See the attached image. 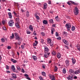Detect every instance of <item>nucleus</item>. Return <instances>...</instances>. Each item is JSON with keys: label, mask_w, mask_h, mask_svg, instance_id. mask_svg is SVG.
<instances>
[{"label": "nucleus", "mask_w": 80, "mask_h": 80, "mask_svg": "<svg viewBox=\"0 0 80 80\" xmlns=\"http://www.w3.org/2000/svg\"><path fill=\"white\" fill-rule=\"evenodd\" d=\"M74 13L75 15H78V9L77 7H76L74 8Z\"/></svg>", "instance_id": "obj_1"}, {"label": "nucleus", "mask_w": 80, "mask_h": 80, "mask_svg": "<svg viewBox=\"0 0 80 80\" xmlns=\"http://www.w3.org/2000/svg\"><path fill=\"white\" fill-rule=\"evenodd\" d=\"M65 27L67 28L68 30V31H70V28H71V25L70 23H67L65 25Z\"/></svg>", "instance_id": "obj_2"}, {"label": "nucleus", "mask_w": 80, "mask_h": 80, "mask_svg": "<svg viewBox=\"0 0 80 80\" xmlns=\"http://www.w3.org/2000/svg\"><path fill=\"white\" fill-rule=\"evenodd\" d=\"M14 23V21H13V20H10L9 21L8 24L9 26H10L11 27H12V26H13V25Z\"/></svg>", "instance_id": "obj_3"}, {"label": "nucleus", "mask_w": 80, "mask_h": 80, "mask_svg": "<svg viewBox=\"0 0 80 80\" xmlns=\"http://www.w3.org/2000/svg\"><path fill=\"white\" fill-rule=\"evenodd\" d=\"M50 52H45L44 54V57L46 58H47L50 55Z\"/></svg>", "instance_id": "obj_4"}, {"label": "nucleus", "mask_w": 80, "mask_h": 80, "mask_svg": "<svg viewBox=\"0 0 80 80\" xmlns=\"http://www.w3.org/2000/svg\"><path fill=\"white\" fill-rule=\"evenodd\" d=\"M15 44L16 48H18V45H17V44H18L19 46H20V44H21V42H18L17 43L16 42L15 43Z\"/></svg>", "instance_id": "obj_5"}, {"label": "nucleus", "mask_w": 80, "mask_h": 80, "mask_svg": "<svg viewBox=\"0 0 80 80\" xmlns=\"http://www.w3.org/2000/svg\"><path fill=\"white\" fill-rule=\"evenodd\" d=\"M11 68L12 70L14 72H16V73H18V71H15V68L14 65H12L11 67Z\"/></svg>", "instance_id": "obj_6"}, {"label": "nucleus", "mask_w": 80, "mask_h": 80, "mask_svg": "<svg viewBox=\"0 0 80 80\" xmlns=\"http://www.w3.org/2000/svg\"><path fill=\"white\" fill-rule=\"evenodd\" d=\"M51 80H55V77L53 75H49Z\"/></svg>", "instance_id": "obj_7"}, {"label": "nucleus", "mask_w": 80, "mask_h": 80, "mask_svg": "<svg viewBox=\"0 0 80 80\" xmlns=\"http://www.w3.org/2000/svg\"><path fill=\"white\" fill-rule=\"evenodd\" d=\"M62 41L64 43H65L66 45H68L69 44H68V41L66 40H62Z\"/></svg>", "instance_id": "obj_8"}, {"label": "nucleus", "mask_w": 80, "mask_h": 80, "mask_svg": "<svg viewBox=\"0 0 80 80\" xmlns=\"http://www.w3.org/2000/svg\"><path fill=\"white\" fill-rule=\"evenodd\" d=\"M24 76L26 77V78L27 79H28V80H31L30 78L28 77V75L26 74H24Z\"/></svg>", "instance_id": "obj_9"}, {"label": "nucleus", "mask_w": 80, "mask_h": 80, "mask_svg": "<svg viewBox=\"0 0 80 80\" xmlns=\"http://www.w3.org/2000/svg\"><path fill=\"white\" fill-rule=\"evenodd\" d=\"M69 72V73L70 74H71V75H73L74 73V71L72 69H70Z\"/></svg>", "instance_id": "obj_10"}, {"label": "nucleus", "mask_w": 80, "mask_h": 80, "mask_svg": "<svg viewBox=\"0 0 80 80\" xmlns=\"http://www.w3.org/2000/svg\"><path fill=\"white\" fill-rule=\"evenodd\" d=\"M65 63L66 64V65H67V66L68 67V66L69 65V60H66L65 61Z\"/></svg>", "instance_id": "obj_11"}, {"label": "nucleus", "mask_w": 80, "mask_h": 80, "mask_svg": "<svg viewBox=\"0 0 80 80\" xmlns=\"http://www.w3.org/2000/svg\"><path fill=\"white\" fill-rule=\"evenodd\" d=\"M29 28L32 32H33V28L32 25L29 26Z\"/></svg>", "instance_id": "obj_12"}, {"label": "nucleus", "mask_w": 80, "mask_h": 80, "mask_svg": "<svg viewBox=\"0 0 80 80\" xmlns=\"http://www.w3.org/2000/svg\"><path fill=\"white\" fill-rule=\"evenodd\" d=\"M12 78H17V75L16 74H12Z\"/></svg>", "instance_id": "obj_13"}, {"label": "nucleus", "mask_w": 80, "mask_h": 80, "mask_svg": "<svg viewBox=\"0 0 80 80\" xmlns=\"http://www.w3.org/2000/svg\"><path fill=\"white\" fill-rule=\"evenodd\" d=\"M74 73L75 74H76V75L78 74V73H80V70H78L76 71H75Z\"/></svg>", "instance_id": "obj_14"}, {"label": "nucleus", "mask_w": 80, "mask_h": 80, "mask_svg": "<svg viewBox=\"0 0 80 80\" xmlns=\"http://www.w3.org/2000/svg\"><path fill=\"white\" fill-rule=\"evenodd\" d=\"M8 15L9 18H12V13H11V12H8Z\"/></svg>", "instance_id": "obj_15"}, {"label": "nucleus", "mask_w": 80, "mask_h": 80, "mask_svg": "<svg viewBox=\"0 0 80 80\" xmlns=\"http://www.w3.org/2000/svg\"><path fill=\"white\" fill-rule=\"evenodd\" d=\"M72 61L73 64H75L76 62V60H75V58H72Z\"/></svg>", "instance_id": "obj_16"}, {"label": "nucleus", "mask_w": 80, "mask_h": 80, "mask_svg": "<svg viewBox=\"0 0 80 80\" xmlns=\"http://www.w3.org/2000/svg\"><path fill=\"white\" fill-rule=\"evenodd\" d=\"M11 62H13V63H17V62L18 61L14 60V59H11Z\"/></svg>", "instance_id": "obj_17"}, {"label": "nucleus", "mask_w": 80, "mask_h": 80, "mask_svg": "<svg viewBox=\"0 0 80 80\" xmlns=\"http://www.w3.org/2000/svg\"><path fill=\"white\" fill-rule=\"evenodd\" d=\"M44 50L45 52H48L49 51V50L47 47H44Z\"/></svg>", "instance_id": "obj_18"}, {"label": "nucleus", "mask_w": 80, "mask_h": 80, "mask_svg": "<svg viewBox=\"0 0 80 80\" xmlns=\"http://www.w3.org/2000/svg\"><path fill=\"white\" fill-rule=\"evenodd\" d=\"M57 57L58 58H61V54H60V53H58Z\"/></svg>", "instance_id": "obj_19"}, {"label": "nucleus", "mask_w": 80, "mask_h": 80, "mask_svg": "<svg viewBox=\"0 0 80 80\" xmlns=\"http://www.w3.org/2000/svg\"><path fill=\"white\" fill-rule=\"evenodd\" d=\"M43 23L44 25H47V24H48V22L45 20L43 21Z\"/></svg>", "instance_id": "obj_20"}, {"label": "nucleus", "mask_w": 80, "mask_h": 80, "mask_svg": "<svg viewBox=\"0 0 80 80\" xmlns=\"http://www.w3.org/2000/svg\"><path fill=\"white\" fill-rule=\"evenodd\" d=\"M55 29L54 28H52V29H51V33L52 34V35H53V32H55Z\"/></svg>", "instance_id": "obj_21"}, {"label": "nucleus", "mask_w": 80, "mask_h": 80, "mask_svg": "<svg viewBox=\"0 0 80 80\" xmlns=\"http://www.w3.org/2000/svg\"><path fill=\"white\" fill-rule=\"evenodd\" d=\"M16 67L18 70L19 71H20V70H21V69L20 68V66H19L17 65L16 66Z\"/></svg>", "instance_id": "obj_22"}, {"label": "nucleus", "mask_w": 80, "mask_h": 80, "mask_svg": "<svg viewBox=\"0 0 80 80\" xmlns=\"http://www.w3.org/2000/svg\"><path fill=\"white\" fill-rule=\"evenodd\" d=\"M73 78L72 77V76H69L68 77H67V78L68 79V80H71V79H72Z\"/></svg>", "instance_id": "obj_23"}, {"label": "nucleus", "mask_w": 80, "mask_h": 80, "mask_svg": "<svg viewBox=\"0 0 80 80\" xmlns=\"http://www.w3.org/2000/svg\"><path fill=\"white\" fill-rule=\"evenodd\" d=\"M32 58L34 60L36 61L37 60V58L36 56H33Z\"/></svg>", "instance_id": "obj_24"}, {"label": "nucleus", "mask_w": 80, "mask_h": 80, "mask_svg": "<svg viewBox=\"0 0 80 80\" xmlns=\"http://www.w3.org/2000/svg\"><path fill=\"white\" fill-rule=\"evenodd\" d=\"M47 42H48V44H49V43H51V42L52 40H51V39H50V38L48 39Z\"/></svg>", "instance_id": "obj_25"}, {"label": "nucleus", "mask_w": 80, "mask_h": 80, "mask_svg": "<svg viewBox=\"0 0 80 80\" xmlns=\"http://www.w3.org/2000/svg\"><path fill=\"white\" fill-rule=\"evenodd\" d=\"M55 18L57 21H60V20H59V18H58V16H57V17Z\"/></svg>", "instance_id": "obj_26"}, {"label": "nucleus", "mask_w": 80, "mask_h": 80, "mask_svg": "<svg viewBox=\"0 0 80 80\" xmlns=\"http://www.w3.org/2000/svg\"><path fill=\"white\" fill-rule=\"evenodd\" d=\"M15 26L17 28H20V26H19V25H18V22L16 23Z\"/></svg>", "instance_id": "obj_27"}, {"label": "nucleus", "mask_w": 80, "mask_h": 80, "mask_svg": "<svg viewBox=\"0 0 80 80\" xmlns=\"http://www.w3.org/2000/svg\"><path fill=\"white\" fill-rule=\"evenodd\" d=\"M75 30V27L74 26H72L71 28L72 31H74Z\"/></svg>", "instance_id": "obj_28"}, {"label": "nucleus", "mask_w": 80, "mask_h": 80, "mask_svg": "<svg viewBox=\"0 0 80 80\" xmlns=\"http://www.w3.org/2000/svg\"><path fill=\"white\" fill-rule=\"evenodd\" d=\"M58 70V68L57 67V66H54V72H57Z\"/></svg>", "instance_id": "obj_29"}, {"label": "nucleus", "mask_w": 80, "mask_h": 80, "mask_svg": "<svg viewBox=\"0 0 80 80\" xmlns=\"http://www.w3.org/2000/svg\"><path fill=\"white\" fill-rule=\"evenodd\" d=\"M16 20L17 23H20V19H19V18H16Z\"/></svg>", "instance_id": "obj_30"}, {"label": "nucleus", "mask_w": 80, "mask_h": 80, "mask_svg": "<svg viewBox=\"0 0 80 80\" xmlns=\"http://www.w3.org/2000/svg\"><path fill=\"white\" fill-rule=\"evenodd\" d=\"M42 74L43 75V76H44V77H46V73L45 72H42Z\"/></svg>", "instance_id": "obj_31"}, {"label": "nucleus", "mask_w": 80, "mask_h": 80, "mask_svg": "<svg viewBox=\"0 0 80 80\" xmlns=\"http://www.w3.org/2000/svg\"><path fill=\"white\" fill-rule=\"evenodd\" d=\"M47 3H45L44 4V8L45 9L47 8Z\"/></svg>", "instance_id": "obj_32"}, {"label": "nucleus", "mask_w": 80, "mask_h": 80, "mask_svg": "<svg viewBox=\"0 0 80 80\" xmlns=\"http://www.w3.org/2000/svg\"><path fill=\"white\" fill-rule=\"evenodd\" d=\"M77 48L78 50L79 51H80V46L79 45H77Z\"/></svg>", "instance_id": "obj_33"}, {"label": "nucleus", "mask_w": 80, "mask_h": 80, "mask_svg": "<svg viewBox=\"0 0 80 80\" xmlns=\"http://www.w3.org/2000/svg\"><path fill=\"white\" fill-rule=\"evenodd\" d=\"M49 22L50 23H53V20L52 19H50L49 20Z\"/></svg>", "instance_id": "obj_34"}, {"label": "nucleus", "mask_w": 80, "mask_h": 80, "mask_svg": "<svg viewBox=\"0 0 80 80\" xmlns=\"http://www.w3.org/2000/svg\"><path fill=\"white\" fill-rule=\"evenodd\" d=\"M52 55H55L56 54V52L53 51L52 53Z\"/></svg>", "instance_id": "obj_35"}, {"label": "nucleus", "mask_w": 80, "mask_h": 80, "mask_svg": "<svg viewBox=\"0 0 80 80\" xmlns=\"http://www.w3.org/2000/svg\"><path fill=\"white\" fill-rule=\"evenodd\" d=\"M35 16L36 17L37 19L38 20H39L40 19V18L38 16H37V14H35Z\"/></svg>", "instance_id": "obj_36"}, {"label": "nucleus", "mask_w": 80, "mask_h": 80, "mask_svg": "<svg viewBox=\"0 0 80 80\" xmlns=\"http://www.w3.org/2000/svg\"><path fill=\"white\" fill-rule=\"evenodd\" d=\"M62 72L63 73H66V69L64 68V69L62 70Z\"/></svg>", "instance_id": "obj_37"}, {"label": "nucleus", "mask_w": 80, "mask_h": 80, "mask_svg": "<svg viewBox=\"0 0 80 80\" xmlns=\"http://www.w3.org/2000/svg\"><path fill=\"white\" fill-rule=\"evenodd\" d=\"M26 33H27V34H30V33H31V32H30V31H28V30H27Z\"/></svg>", "instance_id": "obj_38"}, {"label": "nucleus", "mask_w": 80, "mask_h": 80, "mask_svg": "<svg viewBox=\"0 0 80 80\" xmlns=\"http://www.w3.org/2000/svg\"><path fill=\"white\" fill-rule=\"evenodd\" d=\"M16 40H19L20 38V37H19V36H18L16 37Z\"/></svg>", "instance_id": "obj_39"}, {"label": "nucleus", "mask_w": 80, "mask_h": 80, "mask_svg": "<svg viewBox=\"0 0 80 80\" xmlns=\"http://www.w3.org/2000/svg\"><path fill=\"white\" fill-rule=\"evenodd\" d=\"M26 16L27 17H29V14L28 11H27L26 12Z\"/></svg>", "instance_id": "obj_40"}, {"label": "nucleus", "mask_w": 80, "mask_h": 80, "mask_svg": "<svg viewBox=\"0 0 80 80\" xmlns=\"http://www.w3.org/2000/svg\"><path fill=\"white\" fill-rule=\"evenodd\" d=\"M7 48L8 49V50H10V49H11L12 48V47L10 46H8L7 47Z\"/></svg>", "instance_id": "obj_41"}, {"label": "nucleus", "mask_w": 80, "mask_h": 80, "mask_svg": "<svg viewBox=\"0 0 80 80\" xmlns=\"http://www.w3.org/2000/svg\"><path fill=\"white\" fill-rule=\"evenodd\" d=\"M14 35L15 36V37H16L18 36V34L17 33H14Z\"/></svg>", "instance_id": "obj_42"}, {"label": "nucleus", "mask_w": 80, "mask_h": 80, "mask_svg": "<svg viewBox=\"0 0 80 80\" xmlns=\"http://www.w3.org/2000/svg\"><path fill=\"white\" fill-rule=\"evenodd\" d=\"M49 44L50 46H52L53 45V42H51Z\"/></svg>", "instance_id": "obj_43"}, {"label": "nucleus", "mask_w": 80, "mask_h": 80, "mask_svg": "<svg viewBox=\"0 0 80 80\" xmlns=\"http://www.w3.org/2000/svg\"><path fill=\"white\" fill-rule=\"evenodd\" d=\"M2 23L3 25H5V21L4 20H3V21H2Z\"/></svg>", "instance_id": "obj_44"}, {"label": "nucleus", "mask_w": 80, "mask_h": 80, "mask_svg": "<svg viewBox=\"0 0 80 80\" xmlns=\"http://www.w3.org/2000/svg\"><path fill=\"white\" fill-rule=\"evenodd\" d=\"M40 80H43V79L42 78V77L41 76H40L39 77Z\"/></svg>", "instance_id": "obj_45"}, {"label": "nucleus", "mask_w": 80, "mask_h": 80, "mask_svg": "<svg viewBox=\"0 0 80 80\" xmlns=\"http://www.w3.org/2000/svg\"><path fill=\"white\" fill-rule=\"evenodd\" d=\"M6 69L7 70H9V67L8 65H6Z\"/></svg>", "instance_id": "obj_46"}, {"label": "nucleus", "mask_w": 80, "mask_h": 80, "mask_svg": "<svg viewBox=\"0 0 80 80\" xmlns=\"http://www.w3.org/2000/svg\"><path fill=\"white\" fill-rule=\"evenodd\" d=\"M65 17H66L67 18H68V19H70V17L68 16L65 15Z\"/></svg>", "instance_id": "obj_47"}, {"label": "nucleus", "mask_w": 80, "mask_h": 80, "mask_svg": "<svg viewBox=\"0 0 80 80\" xmlns=\"http://www.w3.org/2000/svg\"><path fill=\"white\" fill-rule=\"evenodd\" d=\"M21 72L22 73H25V70H24V69H22L21 70Z\"/></svg>", "instance_id": "obj_48"}, {"label": "nucleus", "mask_w": 80, "mask_h": 80, "mask_svg": "<svg viewBox=\"0 0 80 80\" xmlns=\"http://www.w3.org/2000/svg\"><path fill=\"white\" fill-rule=\"evenodd\" d=\"M42 68L44 69H45V64H43L42 65Z\"/></svg>", "instance_id": "obj_49"}, {"label": "nucleus", "mask_w": 80, "mask_h": 80, "mask_svg": "<svg viewBox=\"0 0 80 80\" xmlns=\"http://www.w3.org/2000/svg\"><path fill=\"white\" fill-rule=\"evenodd\" d=\"M56 37H58V33L57 32H56Z\"/></svg>", "instance_id": "obj_50"}, {"label": "nucleus", "mask_w": 80, "mask_h": 80, "mask_svg": "<svg viewBox=\"0 0 80 80\" xmlns=\"http://www.w3.org/2000/svg\"><path fill=\"white\" fill-rule=\"evenodd\" d=\"M15 15H16V17H18V18L20 17V16H19V15H18V14H16Z\"/></svg>", "instance_id": "obj_51"}, {"label": "nucleus", "mask_w": 80, "mask_h": 80, "mask_svg": "<svg viewBox=\"0 0 80 80\" xmlns=\"http://www.w3.org/2000/svg\"><path fill=\"white\" fill-rule=\"evenodd\" d=\"M3 29L4 30H7V28H6V27H3Z\"/></svg>", "instance_id": "obj_52"}, {"label": "nucleus", "mask_w": 80, "mask_h": 80, "mask_svg": "<svg viewBox=\"0 0 80 80\" xmlns=\"http://www.w3.org/2000/svg\"><path fill=\"white\" fill-rule=\"evenodd\" d=\"M11 38H13L14 37V34H13V33H12V36H11Z\"/></svg>", "instance_id": "obj_53"}, {"label": "nucleus", "mask_w": 80, "mask_h": 80, "mask_svg": "<svg viewBox=\"0 0 80 80\" xmlns=\"http://www.w3.org/2000/svg\"><path fill=\"white\" fill-rule=\"evenodd\" d=\"M41 34L42 35V36H44L45 35V33L44 32H42L41 33Z\"/></svg>", "instance_id": "obj_54"}, {"label": "nucleus", "mask_w": 80, "mask_h": 80, "mask_svg": "<svg viewBox=\"0 0 80 80\" xmlns=\"http://www.w3.org/2000/svg\"><path fill=\"white\" fill-rule=\"evenodd\" d=\"M1 40L2 42H5V39L3 38H2L1 39Z\"/></svg>", "instance_id": "obj_55"}, {"label": "nucleus", "mask_w": 80, "mask_h": 80, "mask_svg": "<svg viewBox=\"0 0 80 80\" xmlns=\"http://www.w3.org/2000/svg\"><path fill=\"white\" fill-rule=\"evenodd\" d=\"M57 40H61V37H59L58 38H57Z\"/></svg>", "instance_id": "obj_56"}, {"label": "nucleus", "mask_w": 80, "mask_h": 80, "mask_svg": "<svg viewBox=\"0 0 80 80\" xmlns=\"http://www.w3.org/2000/svg\"><path fill=\"white\" fill-rule=\"evenodd\" d=\"M73 4L75 5H78V3H75V2H74V3Z\"/></svg>", "instance_id": "obj_57"}, {"label": "nucleus", "mask_w": 80, "mask_h": 80, "mask_svg": "<svg viewBox=\"0 0 80 80\" xmlns=\"http://www.w3.org/2000/svg\"><path fill=\"white\" fill-rule=\"evenodd\" d=\"M37 44L36 43H34L33 44V46H34V47H35V46H37Z\"/></svg>", "instance_id": "obj_58"}, {"label": "nucleus", "mask_w": 80, "mask_h": 80, "mask_svg": "<svg viewBox=\"0 0 80 80\" xmlns=\"http://www.w3.org/2000/svg\"><path fill=\"white\" fill-rule=\"evenodd\" d=\"M6 72L7 73H10V71H8Z\"/></svg>", "instance_id": "obj_59"}, {"label": "nucleus", "mask_w": 80, "mask_h": 80, "mask_svg": "<svg viewBox=\"0 0 80 80\" xmlns=\"http://www.w3.org/2000/svg\"><path fill=\"white\" fill-rule=\"evenodd\" d=\"M50 13H52V14H53V12L52 11H50Z\"/></svg>", "instance_id": "obj_60"}, {"label": "nucleus", "mask_w": 80, "mask_h": 80, "mask_svg": "<svg viewBox=\"0 0 80 80\" xmlns=\"http://www.w3.org/2000/svg\"><path fill=\"white\" fill-rule=\"evenodd\" d=\"M41 43H43L44 41L43 39H41Z\"/></svg>", "instance_id": "obj_61"}, {"label": "nucleus", "mask_w": 80, "mask_h": 80, "mask_svg": "<svg viewBox=\"0 0 80 80\" xmlns=\"http://www.w3.org/2000/svg\"><path fill=\"white\" fill-rule=\"evenodd\" d=\"M67 3L68 4V5H71V3L70 2H67Z\"/></svg>", "instance_id": "obj_62"}, {"label": "nucleus", "mask_w": 80, "mask_h": 80, "mask_svg": "<svg viewBox=\"0 0 80 80\" xmlns=\"http://www.w3.org/2000/svg\"><path fill=\"white\" fill-rule=\"evenodd\" d=\"M21 48H22V49H23V48H24L23 45H21Z\"/></svg>", "instance_id": "obj_63"}, {"label": "nucleus", "mask_w": 80, "mask_h": 80, "mask_svg": "<svg viewBox=\"0 0 80 80\" xmlns=\"http://www.w3.org/2000/svg\"><path fill=\"white\" fill-rule=\"evenodd\" d=\"M70 2H71V3H72V4H73L74 3V2L72 1H70Z\"/></svg>", "instance_id": "obj_64"}]
</instances>
